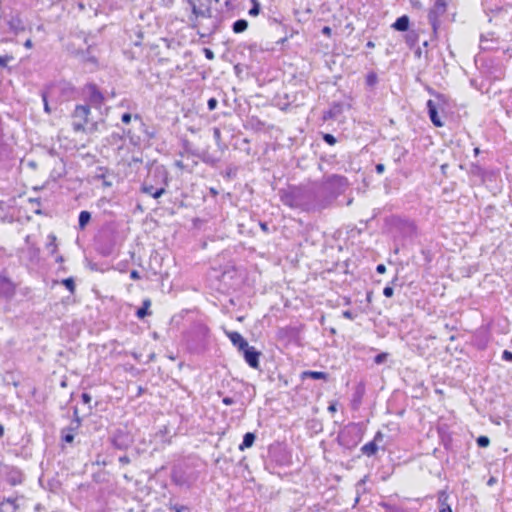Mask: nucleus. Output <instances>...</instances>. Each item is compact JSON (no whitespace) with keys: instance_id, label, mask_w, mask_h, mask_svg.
Returning a JSON list of instances; mask_svg holds the SVG:
<instances>
[{"instance_id":"nucleus-1","label":"nucleus","mask_w":512,"mask_h":512,"mask_svg":"<svg viewBox=\"0 0 512 512\" xmlns=\"http://www.w3.org/2000/svg\"><path fill=\"white\" fill-rule=\"evenodd\" d=\"M211 4L212 0H187L188 24L200 37L210 36L217 29L218 18L212 14Z\"/></svg>"},{"instance_id":"nucleus-2","label":"nucleus","mask_w":512,"mask_h":512,"mask_svg":"<svg viewBox=\"0 0 512 512\" xmlns=\"http://www.w3.org/2000/svg\"><path fill=\"white\" fill-rule=\"evenodd\" d=\"M90 113V109L85 105H78L75 108L73 113L72 127L74 131L80 132L84 131L85 125L88 122V116Z\"/></svg>"},{"instance_id":"nucleus-3","label":"nucleus","mask_w":512,"mask_h":512,"mask_svg":"<svg viewBox=\"0 0 512 512\" xmlns=\"http://www.w3.org/2000/svg\"><path fill=\"white\" fill-rule=\"evenodd\" d=\"M240 352H242L245 361L250 367L254 369L259 368V358L261 356V352L257 351L255 347L250 345H247V347H245Z\"/></svg>"},{"instance_id":"nucleus-4","label":"nucleus","mask_w":512,"mask_h":512,"mask_svg":"<svg viewBox=\"0 0 512 512\" xmlns=\"http://www.w3.org/2000/svg\"><path fill=\"white\" fill-rule=\"evenodd\" d=\"M15 284L7 277L0 275V296L10 299L14 296Z\"/></svg>"},{"instance_id":"nucleus-5","label":"nucleus","mask_w":512,"mask_h":512,"mask_svg":"<svg viewBox=\"0 0 512 512\" xmlns=\"http://www.w3.org/2000/svg\"><path fill=\"white\" fill-rule=\"evenodd\" d=\"M446 10V3L444 0H436L433 9L429 13V20L432 23L433 30H436V17L443 14Z\"/></svg>"},{"instance_id":"nucleus-6","label":"nucleus","mask_w":512,"mask_h":512,"mask_svg":"<svg viewBox=\"0 0 512 512\" xmlns=\"http://www.w3.org/2000/svg\"><path fill=\"white\" fill-rule=\"evenodd\" d=\"M427 109H428V114H429V118H430L431 122L436 127H442L443 123L440 120V117H439L438 112H437L436 104L434 103L433 100H428L427 101Z\"/></svg>"},{"instance_id":"nucleus-7","label":"nucleus","mask_w":512,"mask_h":512,"mask_svg":"<svg viewBox=\"0 0 512 512\" xmlns=\"http://www.w3.org/2000/svg\"><path fill=\"white\" fill-rule=\"evenodd\" d=\"M226 334L232 344L236 346L239 351L243 350L245 347H247V345H249L248 342L238 332H226Z\"/></svg>"},{"instance_id":"nucleus-8","label":"nucleus","mask_w":512,"mask_h":512,"mask_svg":"<svg viewBox=\"0 0 512 512\" xmlns=\"http://www.w3.org/2000/svg\"><path fill=\"white\" fill-rule=\"evenodd\" d=\"M142 191L155 199L160 198L165 193V189L163 187L155 189L152 185L148 184L143 185Z\"/></svg>"},{"instance_id":"nucleus-9","label":"nucleus","mask_w":512,"mask_h":512,"mask_svg":"<svg viewBox=\"0 0 512 512\" xmlns=\"http://www.w3.org/2000/svg\"><path fill=\"white\" fill-rule=\"evenodd\" d=\"M392 27L397 31H407L409 28V18L406 15L399 17L392 25Z\"/></svg>"},{"instance_id":"nucleus-10","label":"nucleus","mask_w":512,"mask_h":512,"mask_svg":"<svg viewBox=\"0 0 512 512\" xmlns=\"http://www.w3.org/2000/svg\"><path fill=\"white\" fill-rule=\"evenodd\" d=\"M448 494L445 491H441L438 496L439 512H452L450 505L447 503Z\"/></svg>"},{"instance_id":"nucleus-11","label":"nucleus","mask_w":512,"mask_h":512,"mask_svg":"<svg viewBox=\"0 0 512 512\" xmlns=\"http://www.w3.org/2000/svg\"><path fill=\"white\" fill-rule=\"evenodd\" d=\"M8 24L10 29L16 34L25 30V27L19 17H12Z\"/></svg>"},{"instance_id":"nucleus-12","label":"nucleus","mask_w":512,"mask_h":512,"mask_svg":"<svg viewBox=\"0 0 512 512\" xmlns=\"http://www.w3.org/2000/svg\"><path fill=\"white\" fill-rule=\"evenodd\" d=\"M255 438L256 437L253 433L247 432L243 437V441L240 444L239 449L243 451L246 448H250L254 444Z\"/></svg>"},{"instance_id":"nucleus-13","label":"nucleus","mask_w":512,"mask_h":512,"mask_svg":"<svg viewBox=\"0 0 512 512\" xmlns=\"http://www.w3.org/2000/svg\"><path fill=\"white\" fill-rule=\"evenodd\" d=\"M361 451L366 456H373L378 451V446L375 441H371L362 446Z\"/></svg>"},{"instance_id":"nucleus-14","label":"nucleus","mask_w":512,"mask_h":512,"mask_svg":"<svg viewBox=\"0 0 512 512\" xmlns=\"http://www.w3.org/2000/svg\"><path fill=\"white\" fill-rule=\"evenodd\" d=\"M302 378L303 379L312 378L315 380H320V379L325 380L327 378V374L324 372H320V371H304L302 373Z\"/></svg>"},{"instance_id":"nucleus-15","label":"nucleus","mask_w":512,"mask_h":512,"mask_svg":"<svg viewBox=\"0 0 512 512\" xmlns=\"http://www.w3.org/2000/svg\"><path fill=\"white\" fill-rule=\"evenodd\" d=\"M150 306H151V300L145 299L143 301L142 307L139 308L136 312L137 317L140 319H143L145 316L149 315L150 314V312H149Z\"/></svg>"},{"instance_id":"nucleus-16","label":"nucleus","mask_w":512,"mask_h":512,"mask_svg":"<svg viewBox=\"0 0 512 512\" xmlns=\"http://www.w3.org/2000/svg\"><path fill=\"white\" fill-rule=\"evenodd\" d=\"M248 28V22L245 19H239L233 23L232 29L234 33H242Z\"/></svg>"},{"instance_id":"nucleus-17","label":"nucleus","mask_w":512,"mask_h":512,"mask_svg":"<svg viewBox=\"0 0 512 512\" xmlns=\"http://www.w3.org/2000/svg\"><path fill=\"white\" fill-rule=\"evenodd\" d=\"M90 220H91L90 212L81 211L79 214V220H78L79 228L81 230H83L86 227V225L89 223Z\"/></svg>"},{"instance_id":"nucleus-18","label":"nucleus","mask_w":512,"mask_h":512,"mask_svg":"<svg viewBox=\"0 0 512 512\" xmlns=\"http://www.w3.org/2000/svg\"><path fill=\"white\" fill-rule=\"evenodd\" d=\"M103 96L102 94L95 88L91 87V100L96 104H100L102 102Z\"/></svg>"},{"instance_id":"nucleus-19","label":"nucleus","mask_w":512,"mask_h":512,"mask_svg":"<svg viewBox=\"0 0 512 512\" xmlns=\"http://www.w3.org/2000/svg\"><path fill=\"white\" fill-rule=\"evenodd\" d=\"M49 243H47L46 247H47V250L51 253V254H54L57 250V245H56V236L51 234L49 235Z\"/></svg>"},{"instance_id":"nucleus-20","label":"nucleus","mask_w":512,"mask_h":512,"mask_svg":"<svg viewBox=\"0 0 512 512\" xmlns=\"http://www.w3.org/2000/svg\"><path fill=\"white\" fill-rule=\"evenodd\" d=\"M251 2L252 7L250 8L248 13L250 16H257L260 12V4L257 0H251Z\"/></svg>"},{"instance_id":"nucleus-21","label":"nucleus","mask_w":512,"mask_h":512,"mask_svg":"<svg viewBox=\"0 0 512 512\" xmlns=\"http://www.w3.org/2000/svg\"><path fill=\"white\" fill-rule=\"evenodd\" d=\"M62 284L71 292L74 293L75 291V283L73 278L69 277L64 280H62Z\"/></svg>"},{"instance_id":"nucleus-22","label":"nucleus","mask_w":512,"mask_h":512,"mask_svg":"<svg viewBox=\"0 0 512 512\" xmlns=\"http://www.w3.org/2000/svg\"><path fill=\"white\" fill-rule=\"evenodd\" d=\"M476 442L479 447L485 448V447L489 446L490 439L487 436H479L477 438Z\"/></svg>"},{"instance_id":"nucleus-23","label":"nucleus","mask_w":512,"mask_h":512,"mask_svg":"<svg viewBox=\"0 0 512 512\" xmlns=\"http://www.w3.org/2000/svg\"><path fill=\"white\" fill-rule=\"evenodd\" d=\"M14 58L12 55H4L0 56V67H6L7 64L12 61Z\"/></svg>"},{"instance_id":"nucleus-24","label":"nucleus","mask_w":512,"mask_h":512,"mask_svg":"<svg viewBox=\"0 0 512 512\" xmlns=\"http://www.w3.org/2000/svg\"><path fill=\"white\" fill-rule=\"evenodd\" d=\"M323 139L329 145H334L336 143L335 137L331 134H324Z\"/></svg>"},{"instance_id":"nucleus-25","label":"nucleus","mask_w":512,"mask_h":512,"mask_svg":"<svg viewBox=\"0 0 512 512\" xmlns=\"http://www.w3.org/2000/svg\"><path fill=\"white\" fill-rule=\"evenodd\" d=\"M387 356H388V354H387V353H380V354H378V355L374 358V362H375L376 364H381V363H383V362L386 360Z\"/></svg>"},{"instance_id":"nucleus-26","label":"nucleus","mask_w":512,"mask_h":512,"mask_svg":"<svg viewBox=\"0 0 512 512\" xmlns=\"http://www.w3.org/2000/svg\"><path fill=\"white\" fill-rule=\"evenodd\" d=\"M16 475L12 476L9 481L12 485H17L19 483H21L22 479H21V475L18 473V472H15Z\"/></svg>"},{"instance_id":"nucleus-27","label":"nucleus","mask_w":512,"mask_h":512,"mask_svg":"<svg viewBox=\"0 0 512 512\" xmlns=\"http://www.w3.org/2000/svg\"><path fill=\"white\" fill-rule=\"evenodd\" d=\"M217 104H218L217 99H215V98H210V99L208 100V102H207L208 109H209L210 111H212V110L216 109Z\"/></svg>"},{"instance_id":"nucleus-28","label":"nucleus","mask_w":512,"mask_h":512,"mask_svg":"<svg viewBox=\"0 0 512 512\" xmlns=\"http://www.w3.org/2000/svg\"><path fill=\"white\" fill-rule=\"evenodd\" d=\"M132 120V115L130 113H124L122 116H121V121L124 123V124H129Z\"/></svg>"},{"instance_id":"nucleus-29","label":"nucleus","mask_w":512,"mask_h":512,"mask_svg":"<svg viewBox=\"0 0 512 512\" xmlns=\"http://www.w3.org/2000/svg\"><path fill=\"white\" fill-rule=\"evenodd\" d=\"M62 438L65 442L71 443L74 440V435L71 432H68L63 434Z\"/></svg>"},{"instance_id":"nucleus-30","label":"nucleus","mask_w":512,"mask_h":512,"mask_svg":"<svg viewBox=\"0 0 512 512\" xmlns=\"http://www.w3.org/2000/svg\"><path fill=\"white\" fill-rule=\"evenodd\" d=\"M383 294H384V296H386V297H388V298H389V297H392V296H393V294H394V290H393V288H392V287L387 286V287H385V288H384V290H383Z\"/></svg>"},{"instance_id":"nucleus-31","label":"nucleus","mask_w":512,"mask_h":512,"mask_svg":"<svg viewBox=\"0 0 512 512\" xmlns=\"http://www.w3.org/2000/svg\"><path fill=\"white\" fill-rule=\"evenodd\" d=\"M502 359L506 361H512V352L505 350L502 354Z\"/></svg>"},{"instance_id":"nucleus-32","label":"nucleus","mask_w":512,"mask_h":512,"mask_svg":"<svg viewBox=\"0 0 512 512\" xmlns=\"http://www.w3.org/2000/svg\"><path fill=\"white\" fill-rule=\"evenodd\" d=\"M204 53H205V57L209 60H213L214 59V53L212 50L208 49V48H205L204 49Z\"/></svg>"},{"instance_id":"nucleus-33","label":"nucleus","mask_w":512,"mask_h":512,"mask_svg":"<svg viewBox=\"0 0 512 512\" xmlns=\"http://www.w3.org/2000/svg\"><path fill=\"white\" fill-rule=\"evenodd\" d=\"M42 98H43V102H44V110H45V112L50 113V112H51V109H50V107H49V104H48V101H47L46 95H45V94H43V95H42Z\"/></svg>"},{"instance_id":"nucleus-34","label":"nucleus","mask_w":512,"mask_h":512,"mask_svg":"<svg viewBox=\"0 0 512 512\" xmlns=\"http://www.w3.org/2000/svg\"><path fill=\"white\" fill-rule=\"evenodd\" d=\"M119 462L123 465H126V464H129L131 462V460L128 456L124 455L119 458Z\"/></svg>"},{"instance_id":"nucleus-35","label":"nucleus","mask_w":512,"mask_h":512,"mask_svg":"<svg viewBox=\"0 0 512 512\" xmlns=\"http://www.w3.org/2000/svg\"><path fill=\"white\" fill-rule=\"evenodd\" d=\"M213 135H214V138H215L216 141L220 140L221 132H220L219 128H214L213 129Z\"/></svg>"},{"instance_id":"nucleus-36","label":"nucleus","mask_w":512,"mask_h":512,"mask_svg":"<svg viewBox=\"0 0 512 512\" xmlns=\"http://www.w3.org/2000/svg\"><path fill=\"white\" fill-rule=\"evenodd\" d=\"M81 397H82V400H83V402H84L85 404H89V403H90V401H91V396H90L89 394H87V393H83Z\"/></svg>"},{"instance_id":"nucleus-37","label":"nucleus","mask_w":512,"mask_h":512,"mask_svg":"<svg viewBox=\"0 0 512 512\" xmlns=\"http://www.w3.org/2000/svg\"><path fill=\"white\" fill-rule=\"evenodd\" d=\"M383 438H384V435L379 431L376 433L373 441H375V443L381 442L383 440Z\"/></svg>"},{"instance_id":"nucleus-38","label":"nucleus","mask_w":512,"mask_h":512,"mask_svg":"<svg viewBox=\"0 0 512 512\" xmlns=\"http://www.w3.org/2000/svg\"><path fill=\"white\" fill-rule=\"evenodd\" d=\"M377 173L381 174L385 171V165L384 164H377L376 167H375Z\"/></svg>"},{"instance_id":"nucleus-39","label":"nucleus","mask_w":512,"mask_h":512,"mask_svg":"<svg viewBox=\"0 0 512 512\" xmlns=\"http://www.w3.org/2000/svg\"><path fill=\"white\" fill-rule=\"evenodd\" d=\"M343 317H345V318H347L349 320H353L354 319V315L349 310L343 312Z\"/></svg>"},{"instance_id":"nucleus-40","label":"nucleus","mask_w":512,"mask_h":512,"mask_svg":"<svg viewBox=\"0 0 512 512\" xmlns=\"http://www.w3.org/2000/svg\"><path fill=\"white\" fill-rule=\"evenodd\" d=\"M376 271L380 274L384 273L386 271V267L384 264H379L376 267Z\"/></svg>"},{"instance_id":"nucleus-41","label":"nucleus","mask_w":512,"mask_h":512,"mask_svg":"<svg viewBox=\"0 0 512 512\" xmlns=\"http://www.w3.org/2000/svg\"><path fill=\"white\" fill-rule=\"evenodd\" d=\"M133 119H134V122L139 123V125H140V126H143V125H144V124H143V121H142V118L140 117V115L135 114V115L133 116Z\"/></svg>"},{"instance_id":"nucleus-42","label":"nucleus","mask_w":512,"mask_h":512,"mask_svg":"<svg viewBox=\"0 0 512 512\" xmlns=\"http://www.w3.org/2000/svg\"><path fill=\"white\" fill-rule=\"evenodd\" d=\"M222 402L225 404V405H232L234 403V400L230 397H225L223 398Z\"/></svg>"},{"instance_id":"nucleus-43","label":"nucleus","mask_w":512,"mask_h":512,"mask_svg":"<svg viewBox=\"0 0 512 512\" xmlns=\"http://www.w3.org/2000/svg\"><path fill=\"white\" fill-rule=\"evenodd\" d=\"M33 46V43L31 41V39H27L24 43V47L27 48V49H31Z\"/></svg>"},{"instance_id":"nucleus-44","label":"nucleus","mask_w":512,"mask_h":512,"mask_svg":"<svg viewBox=\"0 0 512 512\" xmlns=\"http://www.w3.org/2000/svg\"><path fill=\"white\" fill-rule=\"evenodd\" d=\"M130 277H131L132 279H139V277H140V276H139L138 271L133 270V271H131V273H130Z\"/></svg>"},{"instance_id":"nucleus-45","label":"nucleus","mask_w":512,"mask_h":512,"mask_svg":"<svg viewBox=\"0 0 512 512\" xmlns=\"http://www.w3.org/2000/svg\"><path fill=\"white\" fill-rule=\"evenodd\" d=\"M176 512H188V508L182 506V507L177 508Z\"/></svg>"},{"instance_id":"nucleus-46","label":"nucleus","mask_w":512,"mask_h":512,"mask_svg":"<svg viewBox=\"0 0 512 512\" xmlns=\"http://www.w3.org/2000/svg\"><path fill=\"white\" fill-rule=\"evenodd\" d=\"M322 32H323L324 34H330L331 29H330L329 27H327V26H326V27H324V28H323Z\"/></svg>"},{"instance_id":"nucleus-47","label":"nucleus","mask_w":512,"mask_h":512,"mask_svg":"<svg viewBox=\"0 0 512 512\" xmlns=\"http://www.w3.org/2000/svg\"><path fill=\"white\" fill-rule=\"evenodd\" d=\"M28 166L33 168V169H35L37 165H36V163L34 161H29L28 162Z\"/></svg>"},{"instance_id":"nucleus-48","label":"nucleus","mask_w":512,"mask_h":512,"mask_svg":"<svg viewBox=\"0 0 512 512\" xmlns=\"http://www.w3.org/2000/svg\"><path fill=\"white\" fill-rule=\"evenodd\" d=\"M366 46H367L368 48H374L375 44H374V42H372V41H368V42H367V44H366Z\"/></svg>"},{"instance_id":"nucleus-49","label":"nucleus","mask_w":512,"mask_h":512,"mask_svg":"<svg viewBox=\"0 0 512 512\" xmlns=\"http://www.w3.org/2000/svg\"><path fill=\"white\" fill-rule=\"evenodd\" d=\"M374 81H375V76H374V75H370V76L368 77V82L371 84V83H373Z\"/></svg>"},{"instance_id":"nucleus-50","label":"nucleus","mask_w":512,"mask_h":512,"mask_svg":"<svg viewBox=\"0 0 512 512\" xmlns=\"http://www.w3.org/2000/svg\"><path fill=\"white\" fill-rule=\"evenodd\" d=\"M260 226H261V229H262L263 231H267V230H268V227H267V224H266V223H261V224H260Z\"/></svg>"},{"instance_id":"nucleus-51","label":"nucleus","mask_w":512,"mask_h":512,"mask_svg":"<svg viewBox=\"0 0 512 512\" xmlns=\"http://www.w3.org/2000/svg\"><path fill=\"white\" fill-rule=\"evenodd\" d=\"M4 434V427L0 425V437H2Z\"/></svg>"},{"instance_id":"nucleus-52","label":"nucleus","mask_w":512,"mask_h":512,"mask_svg":"<svg viewBox=\"0 0 512 512\" xmlns=\"http://www.w3.org/2000/svg\"><path fill=\"white\" fill-rule=\"evenodd\" d=\"M7 503H9V504H11V505H14V500L8 499V500H7ZM13 508H15V506H13Z\"/></svg>"},{"instance_id":"nucleus-53","label":"nucleus","mask_w":512,"mask_h":512,"mask_svg":"<svg viewBox=\"0 0 512 512\" xmlns=\"http://www.w3.org/2000/svg\"><path fill=\"white\" fill-rule=\"evenodd\" d=\"M328 409H329L330 411H335V410H336L334 405L329 406V408H328Z\"/></svg>"},{"instance_id":"nucleus-54","label":"nucleus","mask_w":512,"mask_h":512,"mask_svg":"<svg viewBox=\"0 0 512 512\" xmlns=\"http://www.w3.org/2000/svg\"><path fill=\"white\" fill-rule=\"evenodd\" d=\"M416 55H417L418 57H420V55H421V49H420V48L416 51Z\"/></svg>"},{"instance_id":"nucleus-55","label":"nucleus","mask_w":512,"mask_h":512,"mask_svg":"<svg viewBox=\"0 0 512 512\" xmlns=\"http://www.w3.org/2000/svg\"><path fill=\"white\" fill-rule=\"evenodd\" d=\"M57 261H58V262H62V261H63V257H62V256H59V257L57 258Z\"/></svg>"},{"instance_id":"nucleus-56","label":"nucleus","mask_w":512,"mask_h":512,"mask_svg":"<svg viewBox=\"0 0 512 512\" xmlns=\"http://www.w3.org/2000/svg\"><path fill=\"white\" fill-rule=\"evenodd\" d=\"M61 387H66V381L61 382Z\"/></svg>"},{"instance_id":"nucleus-57","label":"nucleus","mask_w":512,"mask_h":512,"mask_svg":"<svg viewBox=\"0 0 512 512\" xmlns=\"http://www.w3.org/2000/svg\"><path fill=\"white\" fill-rule=\"evenodd\" d=\"M285 40H286L285 38H284V39H281V40H280V41H278L277 43H283V42H285Z\"/></svg>"},{"instance_id":"nucleus-58","label":"nucleus","mask_w":512,"mask_h":512,"mask_svg":"<svg viewBox=\"0 0 512 512\" xmlns=\"http://www.w3.org/2000/svg\"><path fill=\"white\" fill-rule=\"evenodd\" d=\"M423 45L426 47L428 45V42L427 41H424L423 42Z\"/></svg>"},{"instance_id":"nucleus-59","label":"nucleus","mask_w":512,"mask_h":512,"mask_svg":"<svg viewBox=\"0 0 512 512\" xmlns=\"http://www.w3.org/2000/svg\"><path fill=\"white\" fill-rule=\"evenodd\" d=\"M2 467V462L0 461V468Z\"/></svg>"},{"instance_id":"nucleus-60","label":"nucleus","mask_w":512,"mask_h":512,"mask_svg":"<svg viewBox=\"0 0 512 512\" xmlns=\"http://www.w3.org/2000/svg\"><path fill=\"white\" fill-rule=\"evenodd\" d=\"M185 1V4L187 5V0H184Z\"/></svg>"}]
</instances>
